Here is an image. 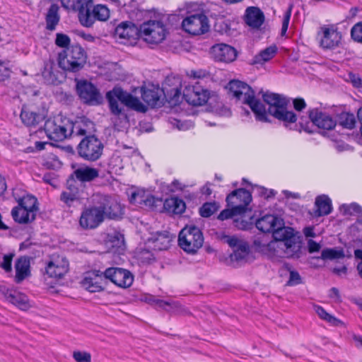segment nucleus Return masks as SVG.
Listing matches in <instances>:
<instances>
[{"mask_svg":"<svg viewBox=\"0 0 362 362\" xmlns=\"http://www.w3.org/2000/svg\"><path fill=\"white\" fill-rule=\"evenodd\" d=\"M139 30L137 27L132 22H122L118 25L115 30L116 38L124 40H130L136 39L139 35Z\"/></svg>","mask_w":362,"mask_h":362,"instance_id":"obj_26","label":"nucleus"},{"mask_svg":"<svg viewBox=\"0 0 362 362\" xmlns=\"http://www.w3.org/2000/svg\"><path fill=\"white\" fill-rule=\"evenodd\" d=\"M262 98L268 105V112L275 118L286 122L294 123L297 118L292 111L287 110L288 100L279 94L267 91L262 93Z\"/></svg>","mask_w":362,"mask_h":362,"instance_id":"obj_5","label":"nucleus"},{"mask_svg":"<svg viewBox=\"0 0 362 362\" xmlns=\"http://www.w3.org/2000/svg\"><path fill=\"white\" fill-rule=\"evenodd\" d=\"M252 201V195L249 191L240 188L233 191L226 197L228 206H234L238 213L243 214Z\"/></svg>","mask_w":362,"mask_h":362,"instance_id":"obj_18","label":"nucleus"},{"mask_svg":"<svg viewBox=\"0 0 362 362\" xmlns=\"http://www.w3.org/2000/svg\"><path fill=\"white\" fill-rule=\"evenodd\" d=\"M103 211V216L105 215L109 218L115 219L120 217L122 214L121 205L117 200L109 196H102L101 205L99 206Z\"/></svg>","mask_w":362,"mask_h":362,"instance_id":"obj_23","label":"nucleus"},{"mask_svg":"<svg viewBox=\"0 0 362 362\" xmlns=\"http://www.w3.org/2000/svg\"><path fill=\"white\" fill-rule=\"evenodd\" d=\"M317 39L323 49H334L339 47L341 35L334 25H324L319 28Z\"/></svg>","mask_w":362,"mask_h":362,"instance_id":"obj_11","label":"nucleus"},{"mask_svg":"<svg viewBox=\"0 0 362 362\" xmlns=\"http://www.w3.org/2000/svg\"><path fill=\"white\" fill-rule=\"evenodd\" d=\"M103 150V143L94 135L85 136L77 146L78 156L88 161H95L99 159Z\"/></svg>","mask_w":362,"mask_h":362,"instance_id":"obj_10","label":"nucleus"},{"mask_svg":"<svg viewBox=\"0 0 362 362\" xmlns=\"http://www.w3.org/2000/svg\"><path fill=\"white\" fill-rule=\"evenodd\" d=\"M111 112L115 116L127 117L118 101H120L125 106L140 112H145L147 107L136 97L123 90L121 88L115 87L106 94Z\"/></svg>","mask_w":362,"mask_h":362,"instance_id":"obj_2","label":"nucleus"},{"mask_svg":"<svg viewBox=\"0 0 362 362\" xmlns=\"http://www.w3.org/2000/svg\"><path fill=\"white\" fill-rule=\"evenodd\" d=\"M354 256L357 260L356 264V271L360 276L362 279V250L357 249L354 250Z\"/></svg>","mask_w":362,"mask_h":362,"instance_id":"obj_59","label":"nucleus"},{"mask_svg":"<svg viewBox=\"0 0 362 362\" xmlns=\"http://www.w3.org/2000/svg\"><path fill=\"white\" fill-rule=\"evenodd\" d=\"M168 30L160 21H148L140 26L139 35L149 45H158L166 37Z\"/></svg>","mask_w":362,"mask_h":362,"instance_id":"obj_8","label":"nucleus"},{"mask_svg":"<svg viewBox=\"0 0 362 362\" xmlns=\"http://www.w3.org/2000/svg\"><path fill=\"white\" fill-rule=\"evenodd\" d=\"M250 256V247L247 243L240 245V247L234 250L230 255L231 261L237 262H247Z\"/></svg>","mask_w":362,"mask_h":362,"instance_id":"obj_41","label":"nucleus"},{"mask_svg":"<svg viewBox=\"0 0 362 362\" xmlns=\"http://www.w3.org/2000/svg\"><path fill=\"white\" fill-rule=\"evenodd\" d=\"M69 119L62 115H57L52 119H48L44 125V129L47 137L55 141H62L69 138Z\"/></svg>","mask_w":362,"mask_h":362,"instance_id":"obj_9","label":"nucleus"},{"mask_svg":"<svg viewBox=\"0 0 362 362\" xmlns=\"http://www.w3.org/2000/svg\"><path fill=\"white\" fill-rule=\"evenodd\" d=\"M351 35L354 41L362 42V22L354 25L351 30Z\"/></svg>","mask_w":362,"mask_h":362,"instance_id":"obj_52","label":"nucleus"},{"mask_svg":"<svg viewBox=\"0 0 362 362\" xmlns=\"http://www.w3.org/2000/svg\"><path fill=\"white\" fill-rule=\"evenodd\" d=\"M103 220V211L99 206L86 207L81 214L79 225L83 229L92 230L96 228Z\"/></svg>","mask_w":362,"mask_h":362,"instance_id":"obj_15","label":"nucleus"},{"mask_svg":"<svg viewBox=\"0 0 362 362\" xmlns=\"http://www.w3.org/2000/svg\"><path fill=\"white\" fill-rule=\"evenodd\" d=\"M76 91L83 103L88 105H98L102 100V96L99 90L95 86L88 81H77Z\"/></svg>","mask_w":362,"mask_h":362,"instance_id":"obj_13","label":"nucleus"},{"mask_svg":"<svg viewBox=\"0 0 362 362\" xmlns=\"http://www.w3.org/2000/svg\"><path fill=\"white\" fill-rule=\"evenodd\" d=\"M163 90L158 87H152V88H143L141 91V98L143 100L152 107H160L162 105L161 97Z\"/></svg>","mask_w":362,"mask_h":362,"instance_id":"obj_28","label":"nucleus"},{"mask_svg":"<svg viewBox=\"0 0 362 362\" xmlns=\"http://www.w3.org/2000/svg\"><path fill=\"white\" fill-rule=\"evenodd\" d=\"M214 60L225 63L233 62L237 57L236 49L226 44H216L211 48Z\"/></svg>","mask_w":362,"mask_h":362,"instance_id":"obj_21","label":"nucleus"},{"mask_svg":"<svg viewBox=\"0 0 362 362\" xmlns=\"http://www.w3.org/2000/svg\"><path fill=\"white\" fill-rule=\"evenodd\" d=\"M228 88L234 97L249 105L257 120L267 121L265 106L255 98V92L250 86L240 81L233 80L229 82Z\"/></svg>","mask_w":362,"mask_h":362,"instance_id":"obj_1","label":"nucleus"},{"mask_svg":"<svg viewBox=\"0 0 362 362\" xmlns=\"http://www.w3.org/2000/svg\"><path fill=\"white\" fill-rule=\"evenodd\" d=\"M203 243V234L195 226H186L179 233L178 245L189 254H195L202 247Z\"/></svg>","mask_w":362,"mask_h":362,"instance_id":"obj_7","label":"nucleus"},{"mask_svg":"<svg viewBox=\"0 0 362 362\" xmlns=\"http://www.w3.org/2000/svg\"><path fill=\"white\" fill-rule=\"evenodd\" d=\"M87 61V54L79 45H72L58 54V64L64 71L78 72Z\"/></svg>","mask_w":362,"mask_h":362,"instance_id":"obj_3","label":"nucleus"},{"mask_svg":"<svg viewBox=\"0 0 362 362\" xmlns=\"http://www.w3.org/2000/svg\"><path fill=\"white\" fill-rule=\"evenodd\" d=\"M13 220L19 223H28L35 219V213H31L20 206H15L11 211Z\"/></svg>","mask_w":362,"mask_h":362,"instance_id":"obj_36","label":"nucleus"},{"mask_svg":"<svg viewBox=\"0 0 362 362\" xmlns=\"http://www.w3.org/2000/svg\"><path fill=\"white\" fill-rule=\"evenodd\" d=\"M173 235L168 232L158 233L156 236L149 239L153 244V248L158 250H167L173 240Z\"/></svg>","mask_w":362,"mask_h":362,"instance_id":"obj_34","label":"nucleus"},{"mask_svg":"<svg viewBox=\"0 0 362 362\" xmlns=\"http://www.w3.org/2000/svg\"><path fill=\"white\" fill-rule=\"evenodd\" d=\"M289 270V279L286 283V285L292 286L300 284L301 283V277L299 273L296 271Z\"/></svg>","mask_w":362,"mask_h":362,"instance_id":"obj_57","label":"nucleus"},{"mask_svg":"<svg viewBox=\"0 0 362 362\" xmlns=\"http://www.w3.org/2000/svg\"><path fill=\"white\" fill-rule=\"evenodd\" d=\"M157 201V199H156L153 195L148 194L146 198H145V201L142 206H146L148 208H152L156 206Z\"/></svg>","mask_w":362,"mask_h":362,"instance_id":"obj_64","label":"nucleus"},{"mask_svg":"<svg viewBox=\"0 0 362 362\" xmlns=\"http://www.w3.org/2000/svg\"><path fill=\"white\" fill-rule=\"evenodd\" d=\"M344 252L342 249L327 248L322 251L321 259H339L344 257Z\"/></svg>","mask_w":362,"mask_h":362,"instance_id":"obj_45","label":"nucleus"},{"mask_svg":"<svg viewBox=\"0 0 362 362\" xmlns=\"http://www.w3.org/2000/svg\"><path fill=\"white\" fill-rule=\"evenodd\" d=\"M42 76L45 82L47 84L57 85L61 81L62 74L57 69L56 64L53 60L45 62Z\"/></svg>","mask_w":362,"mask_h":362,"instance_id":"obj_27","label":"nucleus"},{"mask_svg":"<svg viewBox=\"0 0 362 362\" xmlns=\"http://www.w3.org/2000/svg\"><path fill=\"white\" fill-rule=\"evenodd\" d=\"M2 292L8 302L18 307L20 309L26 310L29 308L28 299L23 293L9 288H6Z\"/></svg>","mask_w":362,"mask_h":362,"instance_id":"obj_30","label":"nucleus"},{"mask_svg":"<svg viewBox=\"0 0 362 362\" xmlns=\"http://www.w3.org/2000/svg\"><path fill=\"white\" fill-rule=\"evenodd\" d=\"M167 204L173 208V211L176 214H181L185 210V203L180 199L174 198L167 201Z\"/></svg>","mask_w":362,"mask_h":362,"instance_id":"obj_48","label":"nucleus"},{"mask_svg":"<svg viewBox=\"0 0 362 362\" xmlns=\"http://www.w3.org/2000/svg\"><path fill=\"white\" fill-rule=\"evenodd\" d=\"M13 257V254H7L4 255L3 262L1 263L0 267L4 269L6 272H10L12 270L11 262Z\"/></svg>","mask_w":362,"mask_h":362,"instance_id":"obj_58","label":"nucleus"},{"mask_svg":"<svg viewBox=\"0 0 362 362\" xmlns=\"http://www.w3.org/2000/svg\"><path fill=\"white\" fill-rule=\"evenodd\" d=\"M13 196L15 197V199L18 202V206H20L23 209H27L28 211L31 213H35V214L36 215V213L38 210L37 200L34 196L27 194L23 196L22 197H16L15 196V193L13 192Z\"/></svg>","mask_w":362,"mask_h":362,"instance_id":"obj_39","label":"nucleus"},{"mask_svg":"<svg viewBox=\"0 0 362 362\" xmlns=\"http://www.w3.org/2000/svg\"><path fill=\"white\" fill-rule=\"evenodd\" d=\"M313 308L320 319L326 321L331 325L339 327L343 325V322L340 320L328 313L322 306L314 305Z\"/></svg>","mask_w":362,"mask_h":362,"instance_id":"obj_40","label":"nucleus"},{"mask_svg":"<svg viewBox=\"0 0 362 362\" xmlns=\"http://www.w3.org/2000/svg\"><path fill=\"white\" fill-rule=\"evenodd\" d=\"M73 358L76 362H90L91 356L85 351H75L73 353Z\"/></svg>","mask_w":362,"mask_h":362,"instance_id":"obj_55","label":"nucleus"},{"mask_svg":"<svg viewBox=\"0 0 362 362\" xmlns=\"http://www.w3.org/2000/svg\"><path fill=\"white\" fill-rule=\"evenodd\" d=\"M218 209L215 202H206L199 209V214L202 217L208 218L217 211Z\"/></svg>","mask_w":362,"mask_h":362,"instance_id":"obj_47","label":"nucleus"},{"mask_svg":"<svg viewBox=\"0 0 362 362\" xmlns=\"http://www.w3.org/2000/svg\"><path fill=\"white\" fill-rule=\"evenodd\" d=\"M11 71L8 64L0 60V81H4L10 76Z\"/></svg>","mask_w":362,"mask_h":362,"instance_id":"obj_60","label":"nucleus"},{"mask_svg":"<svg viewBox=\"0 0 362 362\" xmlns=\"http://www.w3.org/2000/svg\"><path fill=\"white\" fill-rule=\"evenodd\" d=\"M70 38L67 35L63 33H57L55 44L60 47H69L70 44Z\"/></svg>","mask_w":362,"mask_h":362,"instance_id":"obj_53","label":"nucleus"},{"mask_svg":"<svg viewBox=\"0 0 362 362\" xmlns=\"http://www.w3.org/2000/svg\"><path fill=\"white\" fill-rule=\"evenodd\" d=\"M276 52L277 47L275 45L267 47L254 57L253 64H262L268 62L274 57Z\"/></svg>","mask_w":362,"mask_h":362,"instance_id":"obj_43","label":"nucleus"},{"mask_svg":"<svg viewBox=\"0 0 362 362\" xmlns=\"http://www.w3.org/2000/svg\"><path fill=\"white\" fill-rule=\"evenodd\" d=\"M309 117L312 122L320 129L325 130L333 129L337 122L329 115L313 109L310 111Z\"/></svg>","mask_w":362,"mask_h":362,"instance_id":"obj_24","label":"nucleus"},{"mask_svg":"<svg viewBox=\"0 0 362 362\" xmlns=\"http://www.w3.org/2000/svg\"><path fill=\"white\" fill-rule=\"evenodd\" d=\"M93 3V0H76V9L78 11V16L81 11H85L88 9Z\"/></svg>","mask_w":362,"mask_h":362,"instance_id":"obj_61","label":"nucleus"},{"mask_svg":"<svg viewBox=\"0 0 362 362\" xmlns=\"http://www.w3.org/2000/svg\"><path fill=\"white\" fill-rule=\"evenodd\" d=\"M105 280L104 272L94 270L86 274L81 284L90 292H99L105 288Z\"/></svg>","mask_w":362,"mask_h":362,"instance_id":"obj_19","label":"nucleus"},{"mask_svg":"<svg viewBox=\"0 0 362 362\" xmlns=\"http://www.w3.org/2000/svg\"><path fill=\"white\" fill-rule=\"evenodd\" d=\"M262 98L268 105V112L275 118L286 122L294 123L297 118L292 111L287 110L288 100L279 94L267 91L262 93Z\"/></svg>","mask_w":362,"mask_h":362,"instance_id":"obj_4","label":"nucleus"},{"mask_svg":"<svg viewBox=\"0 0 362 362\" xmlns=\"http://www.w3.org/2000/svg\"><path fill=\"white\" fill-rule=\"evenodd\" d=\"M15 269L14 281L20 284L30 274L29 259L25 257L18 258L15 264Z\"/></svg>","mask_w":362,"mask_h":362,"instance_id":"obj_32","label":"nucleus"},{"mask_svg":"<svg viewBox=\"0 0 362 362\" xmlns=\"http://www.w3.org/2000/svg\"><path fill=\"white\" fill-rule=\"evenodd\" d=\"M315 207L314 215L315 216H322L328 215L332 211V202L330 199L326 195L318 196L315 199Z\"/></svg>","mask_w":362,"mask_h":362,"instance_id":"obj_35","label":"nucleus"},{"mask_svg":"<svg viewBox=\"0 0 362 362\" xmlns=\"http://www.w3.org/2000/svg\"><path fill=\"white\" fill-rule=\"evenodd\" d=\"M284 220L275 215L267 214L256 221V227L263 233L273 232L276 227H280Z\"/></svg>","mask_w":362,"mask_h":362,"instance_id":"obj_25","label":"nucleus"},{"mask_svg":"<svg viewBox=\"0 0 362 362\" xmlns=\"http://www.w3.org/2000/svg\"><path fill=\"white\" fill-rule=\"evenodd\" d=\"M230 209H226L223 210L218 216L219 220L223 221L228 218H232L236 215H240L241 213H238L237 210H235L234 206H230Z\"/></svg>","mask_w":362,"mask_h":362,"instance_id":"obj_54","label":"nucleus"},{"mask_svg":"<svg viewBox=\"0 0 362 362\" xmlns=\"http://www.w3.org/2000/svg\"><path fill=\"white\" fill-rule=\"evenodd\" d=\"M185 100L194 106L204 105L209 98V92L198 85H189L183 90Z\"/></svg>","mask_w":362,"mask_h":362,"instance_id":"obj_17","label":"nucleus"},{"mask_svg":"<svg viewBox=\"0 0 362 362\" xmlns=\"http://www.w3.org/2000/svg\"><path fill=\"white\" fill-rule=\"evenodd\" d=\"M264 21L263 12L257 7H249L246 10L245 22L253 28H259Z\"/></svg>","mask_w":362,"mask_h":362,"instance_id":"obj_31","label":"nucleus"},{"mask_svg":"<svg viewBox=\"0 0 362 362\" xmlns=\"http://www.w3.org/2000/svg\"><path fill=\"white\" fill-rule=\"evenodd\" d=\"M272 236L276 241L281 242L285 247L284 253L286 257H298L300 250V242L290 227L284 226V223L280 227H276L272 232Z\"/></svg>","mask_w":362,"mask_h":362,"instance_id":"obj_6","label":"nucleus"},{"mask_svg":"<svg viewBox=\"0 0 362 362\" xmlns=\"http://www.w3.org/2000/svg\"><path fill=\"white\" fill-rule=\"evenodd\" d=\"M148 194L149 193L146 192L145 190L138 189L132 193L129 198L130 202L132 204H138L139 206H142L145 201V198H146Z\"/></svg>","mask_w":362,"mask_h":362,"instance_id":"obj_49","label":"nucleus"},{"mask_svg":"<svg viewBox=\"0 0 362 362\" xmlns=\"http://www.w3.org/2000/svg\"><path fill=\"white\" fill-rule=\"evenodd\" d=\"M338 122L344 128L352 129L356 124V118L353 113L343 112L339 115Z\"/></svg>","mask_w":362,"mask_h":362,"instance_id":"obj_44","label":"nucleus"},{"mask_svg":"<svg viewBox=\"0 0 362 362\" xmlns=\"http://www.w3.org/2000/svg\"><path fill=\"white\" fill-rule=\"evenodd\" d=\"M105 277L120 288H129L134 281L132 273L124 269L110 267L104 272Z\"/></svg>","mask_w":362,"mask_h":362,"instance_id":"obj_16","label":"nucleus"},{"mask_svg":"<svg viewBox=\"0 0 362 362\" xmlns=\"http://www.w3.org/2000/svg\"><path fill=\"white\" fill-rule=\"evenodd\" d=\"M110 17V11L108 8L103 4L95 6L91 11L90 8L85 11H81L79 21L81 23L86 27H90L96 20L105 21Z\"/></svg>","mask_w":362,"mask_h":362,"instance_id":"obj_14","label":"nucleus"},{"mask_svg":"<svg viewBox=\"0 0 362 362\" xmlns=\"http://www.w3.org/2000/svg\"><path fill=\"white\" fill-rule=\"evenodd\" d=\"M154 302L161 308L165 310L176 314H187V311L179 302L177 301H165L163 300L156 299Z\"/></svg>","mask_w":362,"mask_h":362,"instance_id":"obj_38","label":"nucleus"},{"mask_svg":"<svg viewBox=\"0 0 362 362\" xmlns=\"http://www.w3.org/2000/svg\"><path fill=\"white\" fill-rule=\"evenodd\" d=\"M62 6L68 10L77 11L76 0H60Z\"/></svg>","mask_w":362,"mask_h":362,"instance_id":"obj_63","label":"nucleus"},{"mask_svg":"<svg viewBox=\"0 0 362 362\" xmlns=\"http://www.w3.org/2000/svg\"><path fill=\"white\" fill-rule=\"evenodd\" d=\"M20 117L23 123L28 127H35L41 119L40 115L24 107L21 110Z\"/></svg>","mask_w":362,"mask_h":362,"instance_id":"obj_42","label":"nucleus"},{"mask_svg":"<svg viewBox=\"0 0 362 362\" xmlns=\"http://www.w3.org/2000/svg\"><path fill=\"white\" fill-rule=\"evenodd\" d=\"M69 271V262L62 256H53L46 267L47 274L52 278L62 279Z\"/></svg>","mask_w":362,"mask_h":362,"instance_id":"obj_20","label":"nucleus"},{"mask_svg":"<svg viewBox=\"0 0 362 362\" xmlns=\"http://www.w3.org/2000/svg\"><path fill=\"white\" fill-rule=\"evenodd\" d=\"M78 124L81 127L82 136L86 135L88 133H91L94 128V124L92 121L86 117H81L78 119Z\"/></svg>","mask_w":362,"mask_h":362,"instance_id":"obj_50","label":"nucleus"},{"mask_svg":"<svg viewBox=\"0 0 362 362\" xmlns=\"http://www.w3.org/2000/svg\"><path fill=\"white\" fill-rule=\"evenodd\" d=\"M291 15V8H290L288 11H286L284 15V18L282 21V28H281V35H284L286 34L288 24Z\"/></svg>","mask_w":362,"mask_h":362,"instance_id":"obj_62","label":"nucleus"},{"mask_svg":"<svg viewBox=\"0 0 362 362\" xmlns=\"http://www.w3.org/2000/svg\"><path fill=\"white\" fill-rule=\"evenodd\" d=\"M59 7L56 4H52L49 8L46 14V28L49 30H54L60 20L59 14Z\"/></svg>","mask_w":362,"mask_h":362,"instance_id":"obj_37","label":"nucleus"},{"mask_svg":"<svg viewBox=\"0 0 362 362\" xmlns=\"http://www.w3.org/2000/svg\"><path fill=\"white\" fill-rule=\"evenodd\" d=\"M254 245L259 251L271 257L285 256V247H284L281 242L276 241L274 239L269 243H264L260 238H257L254 240Z\"/></svg>","mask_w":362,"mask_h":362,"instance_id":"obj_22","label":"nucleus"},{"mask_svg":"<svg viewBox=\"0 0 362 362\" xmlns=\"http://www.w3.org/2000/svg\"><path fill=\"white\" fill-rule=\"evenodd\" d=\"M69 137L71 136H82L81 127L78 124V119L73 122L69 119Z\"/></svg>","mask_w":362,"mask_h":362,"instance_id":"obj_56","label":"nucleus"},{"mask_svg":"<svg viewBox=\"0 0 362 362\" xmlns=\"http://www.w3.org/2000/svg\"><path fill=\"white\" fill-rule=\"evenodd\" d=\"M107 242L112 247H121L124 244V235L117 231L108 233Z\"/></svg>","mask_w":362,"mask_h":362,"instance_id":"obj_46","label":"nucleus"},{"mask_svg":"<svg viewBox=\"0 0 362 362\" xmlns=\"http://www.w3.org/2000/svg\"><path fill=\"white\" fill-rule=\"evenodd\" d=\"M343 209H344V214L349 215H362V207L356 203H352L349 205H343Z\"/></svg>","mask_w":362,"mask_h":362,"instance_id":"obj_51","label":"nucleus"},{"mask_svg":"<svg viewBox=\"0 0 362 362\" xmlns=\"http://www.w3.org/2000/svg\"><path fill=\"white\" fill-rule=\"evenodd\" d=\"M84 199L83 192L74 185H69L66 189L62 192L60 195L61 201L69 207L72 206L74 202H81Z\"/></svg>","mask_w":362,"mask_h":362,"instance_id":"obj_29","label":"nucleus"},{"mask_svg":"<svg viewBox=\"0 0 362 362\" xmlns=\"http://www.w3.org/2000/svg\"><path fill=\"white\" fill-rule=\"evenodd\" d=\"M182 28L189 34L202 35L209 30V19L206 15L202 13L192 14L183 19Z\"/></svg>","mask_w":362,"mask_h":362,"instance_id":"obj_12","label":"nucleus"},{"mask_svg":"<svg viewBox=\"0 0 362 362\" xmlns=\"http://www.w3.org/2000/svg\"><path fill=\"white\" fill-rule=\"evenodd\" d=\"M73 175L81 182H90L99 176V171L96 168L84 165L76 169Z\"/></svg>","mask_w":362,"mask_h":362,"instance_id":"obj_33","label":"nucleus"}]
</instances>
